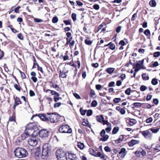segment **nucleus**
<instances>
[{"label": "nucleus", "mask_w": 160, "mask_h": 160, "mask_svg": "<svg viewBox=\"0 0 160 160\" xmlns=\"http://www.w3.org/2000/svg\"><path fill=\"white\" fill-rule=\"evenodd\" d=\"M139 143V141L135 140H132L130 142H128V145L130 147H132L136 144H138Z\"/></svg>", "instance_id": "14"}, {"label": "nucleus", "mask_w": 160, "mask_h": 160, "mask_svg": "<svg viewBox=\"0 0 160 160\" xmlns=\"http://www.w3.org/2000/svg\"><path fill=\"white\" fill-rule=\"evenodd\" d=\"M91 97H92L93 98L96 97L95 92L92 90H91Z\"/></svg>", "instance_id": "35"}, {"label": "nucleus", "mask_w": 160, "mask_h": 160, "mask_svg": "<svg viewBox=\"0 0 160 160\" xmlns=\"http://www.w3.org/2000/svg\"><path fill=\"white\" fill-rule=\"evenodd\" d=\"M72 39V37H71L69 39L68 38H66V40H67V42H66V43L65 44V46H67V45L68 44H69L70 43V42L71 41V40Z\"/></svg>", "instance_id": "42"}, {"label": "nucleus", "mask_w": 160, "mask_h": 160, "mask_svg": "<svg viewBox=\"0 0 160 160\" xmlns=\"http://www.w3.org/2000/svg\"><path fill=\"white\" fill-rule=\"evenodd\" d=\"M142 104L141 103L135 102L133 104V106L134 108H138L141 106Z\"/></svg>", "instance_id": "26"}, {"label": "nucleus", "mask_w": 160, "mask_h": 160, "mask_svg": "<svg viewBox=\"0 0 160 160\" xmlns=\"http://www.w3.org/2000/svg\"><path fill=\"white\" fill-rule=\"evenodd\" d=\"M52 87L56 89V90L58 91L60 89L59 87L56 84L53 83L52 85Z\"/></svg>", "instance_id": "37"}, {"label": "nucleus", "mask_w": 160, "mask_h": 160, "mask_svg": "<svg viewBox=\"0 0 160 160\" xmlns=\"http://www.w3.org/2000/svg\"><path fill=\"white\" fill-rule=\"evenodd\" d=\"M154 149L156 150L160 151V143L157 144Z\"/></svg>", "instance_id": "48"}, {"label": "nucleus", "mask_w": 160, "mask_h": 160, "mask_svg": "<svg viewBox=\"0 0 160 160\" xmlns=\"http://www.w3.org/2000/svg\"><path fill=\"white\" fill-rule=\"evenodd\" d=\"M58 21V18L56 17H55L53 18L52 19V22L53 23H56Z\"/></svg>", "instance_id": "40"}, {"label": "nucleus", "mask_w": 160, "mask_h": 160, "mask_svg": "<svg viewBox=\"0 0 160 160\" xmlns=\"http://www.w3.org/2000/svg\"><path fill=\"white\" fill-rule=\"evenodd\" d=\"M96 88L98 90H99L101 89L102 86L100 84H98L96 85Z\"/></svg>", "instance_id": "56"}, {"label": "nucleus", "mask_w": 160, "mask_h": 160, "mask_svg": "<svg viewBox=\"0 0 160 160\" xmlns=\"http://www.w3.org/2000/svg\"><path fill=\"white\" fill-rule=\"evenodd\" d=\"M37 64L38 68V70L40 71L42 73H43V71L42 68L40 67L38 63H37Z\"/></svg>", "instance_id": "54"}, {"label": "nucleus", "mask_w": 160, "mask_h": 160, "mask_svg": "<svg viewBox=\"0 0 160 160\" xmlns=\"http://www.w3.org/2000/svg\"><path fill=\"white\" fill-rule=\"evenodd\" d=\"M15 155L18 158L25 157L28 154L27 150L22 148H18L14 151Z\"/></svg>", "instance_id": "4"}, {"label": "nucleus", "mask_w": 160, "mask_h": 160, "mask_svg": "<svg viewBox=\"0 0 160 160\" xmlns=\"http://www.w3.org/2000/svg\"><path fill=\"white\" fill-rule=\"evenodd\" d=\"M38 116L42 120L46 121H50L51 123H55L58 121L60 116L54 113H49L47 114H39Z\"/></svg>", "instance_id": "1"}, {"label": "nucleus", "mask_w": 160, "mask_h": 160, "mask_svg": "<svg viewBox=\"0 0 160 160\" xmlns=\"http://www.w3.org/2000/svg\"><path fill=\"white\" fill-rule=\"evenodd\" d=\"M72 20L75 21L76 19V14L75 13H72Z\"/></svg>", "instance_id": "44"}, {"label": "nucleus", "mask_w": 160, "mask_h": 160, "mask_svg": "<svg viewBox=\"0 0 160 160\" xmlns=\"http://www.w3.org/2000/svg\"><path fill=\"white\" fill-rule=\"evenodd\" d=\"M67 75L63 71H62V72L61 71H60L59 77L60 78L61 77L63 78H66L67 77Z\"/></svg>", "instance_id": "22"}, {"label": "nucleus", "mask_w": 160, "mask_h": 160, "mask_svg": "<svg viewBox=\"0 0 160 160\" xmlns=\"http://www.w3.org/2000/svg\"><path fill=\"white\" fill-rule=\"evenodd\" d=\"M18 37L20 40H22L23 39V37L22 34L21 33H19L18 35Z\"/></svg>", "instance_id": "47"}, {"label": "nucleus", "mask_w": 160, "mask_h": 160, "mask_svg": "<svg viewBox=\"0 0 160 160\" xmlns=\"http://www.w3.org/2000/svg\"><path fill=\"white\" fill-rule=\"evenodd\" d=\"M73 95H74V96L76 98V99H80V96L78 94H77L76 93H73Z\"/></svg>", "instance_id": "57"}, {"label": "nucleus", "mask_w": 160, "mask_h": 160, "mask_svg": "<svg viewBox=\"0 0 160 160\" xmlns=\"http://www.w3.org/2000/svg\"><path fill=\"white\" fill-rule=\"evenodd\" d=\"M37 129V127L34 123H30L28 124L26 126V130L25 131V133L22 135V136L26 135L28 136H31L33 135V133L36 134H38V132L35 129Z\"/></svg>", "instance_id": "2"}, {"label": "nucleus", "mask_w": 160, "mask_h": 160, "mask_svg": "<svg viewBox=\"0 0 160 160\" xmlns=\"http://www.w3.org/2000/svg\"><path fill=\"white\" fill-rule=\"evenodd\" d=\"M80 111L82 115H84L86 114L87 110H83L82 108H81L80 109Z\"/></svg>", "instance_id": "34"}, {"label": "nucleus", "mask_w": 160, "mask_h": 160, "mask_svg": "<svg viewBox=\"0 0 160 160\" xmlns=\"http://www.w3.org/2000/svg\"><path fill=\"white\" fill-rule=\"evenodd\" d=\"M63 22L66 24V25H68L70 24V20H65L63 21Z\"/></svg>", "instance_id": "58"}, {"label": "nucleus", "mask_w": 160, "mask_h": 160, "mask_svg": "<svg viewBox=\"0 0 160 160\" xmlns=\"http://www.w3.org/2000/svg\"><path fill=\"white\" fill-rule=\"evenodd\" d=\"M68 158L71 160H78L75 154H74L71 151H69L67 152Z\"/></svg>", "instance_id": "11"}, {"label": "nucleus", "mask_w": 160, "mask_h": 160, "mask_svg": "<svg viewBox=\"0 0 160 160\" xmlns=\"http://www.w3.org/2000/svg\"><path fill=\"white\" fill-rule=\"evenodd\" d=\"M105 131L104 129H103L101 131L100 135H101V136L102 137L105 135Z\"/></svg>", "instance_id": "60"}, {"label": "nucleus", "mask_w": 160, "mask_h": 160, "mask_svg": "<svg viewBox=\"0 0 160 160\" xmlns=\"http://www.w3.org/2000/svg\"><path fill=\"white\" fill-rule=\"evenodd\" d=\"M85 42L86 44L89 45H90V40L89 39H86L85 41Z\"/></svg>", "instance_id": "64"}, {"label": "nucleus", "mask_w": 160, "mask_h": 160, "mask_svg": "<svg viewBox=\"0 0 160 160\" xmlns=\"http://www.w3.org/2000/svg\"><path fill=\"white\" fill-rule=\"evenodd\" d=\"M114 86H115V82H111L109 83V87H114Z\"/></svg>", "instance_id": "52"}, {"label": "nucleus", "mask_w": 160, "mask_h": 160, "mask_svg": "<svg viewBox=\"0 0 160 160\" xmlns=\"http://www.w3.org/2000/svg\"><path fill=\"white\" fill-rule=\"evenodd\" d=\"M160 56V52H155L153 53V56L154 57H159Z\"/></svg>", "instance_id": "38"}, {"label": "nucleus", "mask_w": 160, "mask_h": 160, "mask_svg": "<svg viewBox=\"0 0 160 160\" xmlns=\"http://www.w3.org/2000/svg\"><path fill=\"white\" fill-rule=\"evenodd\" d=\"M144 62V59H143L141 61H139L136 64V68H141L143 66V63Z\"/></svg>", "instance_id": "16"}, {"label": "nucleus", "mask_w": 160, "mask_h": 160, "mask_svg": "<svg viewBox=\"0 0 160 160\" xmlns=\"http://www.w3.org/2000/svg\"><path fill=\"white\" fill-rule=\"evenodd\" d=\"M51 148V146L48 143L45 144L43 145L41 156L42 158L46 159L50 155Z\"/></svg>", "instance_id": "3"}, {"label": "nucleus", "mask_w": 160, "mask_h": 160, "mask_svg": "<svg viewBox=\"0 0 160 160\" xmlns=\"http://www.w3.org/2000/svg\"><path fill=\"white\" fill-rule=\"evenodd\" d=\"M137 17V14L136 13H134L133 14L132 17L131 18V20L133 21Z\"/></svg>", "instance_id": "59"}, {"label": "nucleus", "mask_w": 160, "mask_h": 160, "mask_svg": "<svg viewBox=\"0 0 160 160\" xmlns=\"http://www.w3.org/2000/svg\"><path fill=\"white\" fill-rule=\"evenodd\" d=\"M15 117L14 116H12L10 117L9 118V121L10 122H15Z\"/></svg>", "instance_id": "43"}, {"label": "nucleus", "mask_w": 160, "mask_h": 160, "mask_svg": "<svg viewBox=\"0 0 160 160\" xmlns=\"http://www.w3.org/2000/svg\"><path fill=\"white\" fill-rule=\"evenodd\" d=\"M20 104H21V101H15V103L13 104V109H15L16 107Z\"/></svg>", "instance_id": "25"}, {"label": "nucleus", "mask_w": 160, "mask_h": 160, "mask_svg": "<svg viewBox=\"0 0 160 160\" xmlns=\"http://www.w3.org/2000/svg\"><path fill=\"white\" fill-rule=\"evenodd\" d=\"M115 70V69L113 68H107L105 71L109 74L112 73Z\"/></svg>", "instance_id": "20"}, {"label": "nucleus", "mask_w": 160, "mask_h": 160, "mask_svg": "<svg viewBox=\"0 0 160 160\" xmlns=\"http://www.w3.org/2000/svg\"><path fill=\"white\" fill-rule=\"evenodd\" d=\"M142 134L146 139L151 140L152 138V134L150 129L142 131L141 132Z\"/></svg>", "instance_id": "7"}, {"label": "nucleus", "mask_w": 160, "mask_h": 160, "mask_svg": "<svg viewBox=\"0 0 160 160\" xmlns=\"http://www.w3.org/2000/svg\"><path fill=\"white\" fill-rule=\"evenodd\" d=\"M61 103L60 102H57L54 104V107L55 108H57L59 107Z\"/></svg>", "instance_id": "45"}, {"label": "nucleus", "mask_w": 160, "mask_h": 160, "mask_svg": "<svg viewBox=\"0 0 160 160\" xmlns=\"http://www.w3.org/2000/svg\"><path fill=\"white\" fill-rule=\"evenodd\" d=\"M59 131L60 132L62 133H70L72 132L71 128H70L68 125L66 124L61 126L59 129Z\"/></svg>", "instance_id": "6"}, {"label": "nucleus", "mask_w": 160, "mask_h": 160, "mask_svg": "<svg viewBox=\"0 0 160 160\" xmlns=\"http://www.w3.org/2000/svg\"><path fill=\"white\" fill-rule=\"evenodd\" d=\"M160 129V128H152L150 129V131H152V133H156L158 132L159 129Z\"/></svg>", "instance_id": "21"}, {"label": "nucleus", "mask_w": 160, "mask_h": 160, "mask_svg": "<svg viewBox=\"0 0 160 160\" xmlns=\"http://www.w3.org/2000/svg\"><path fill=\"white\" fill-rule=\"evenodd\" d=\"M91 65L92 67L95 68H97L98 66V64L97 63H92Z\"/></svg>", "instance_id": "62"}, {"label": "nucleus", "mask_w": 160, "mask_h": 160, "mask_svg": "<svg viewBox=\"0 0 160 160\" xmlns=\"http://www.w3.org/2000/svg\"><path fill=\"white\" fill-rule=\"evenodd\" d=\"M35 155L36 158H38L41 155V149L40 148H38L36 151Z\"/></svg>", "instance_id": "18"}, {"label": "nucleus", "mask_w": 160, "mask_h": 160, "mask_svg": "<svg viewBox=\"0 0 160 160\" xmlns=\"http://www.w3.org/2000/svg\"><path fill=\"white\" fill-rule=\"evenodd\" d=\"M56 155L58 160H68L66 153L62 149H58Z\"/></svg>", "instance_id": "5"}, {"label": "nucleus", "mask_w": 160, "mask_h": 160, "mask_svg": "<svg viewBox=\"0 0 160 160\" xmlns=\"http://www.w3.org/2000/svg\"><path fill=\"white\" fill-rule=\"evenodd\" d=\"M104 150L106 152H110L111 151V149L108 146H106L104 148Z\"/></svg>", "instance_id": "49"}, {"label": "nucleus", "mask_w": 160, "mask_h": 160, "mask_svg": "<svg viewBox=\"0 0 160 160\" xmlns=\"http://www.w3.org/2000/svg\"><path fill=\"white\" fill-rule=\"evenodd\" d=\"M147 89V87L144 85H142L140 87V90L141 91H144Z\"/></svg>", "instance_id": "39"}, {"label": "nucleus", "mask_w": 160, "mask_h": 160, "mask_svg": "<svg viewBox=\"0 0 160 160\" xmlns=\"http://www.w3.org/2000/svg\"><path fill=\"white\" fill-rule=\"evenodd\" d=\"M14 87L15 89L17 91H20L21 89V87L19 85H18L16 84H15L14 85Z\"/></svg>", "instance_id": "30"}, {"label": "nucleus", "mask_w": 160, "mask_h": 160, "mask_svg": "<svg viewBox=\"0 0 160 160\" xmlns=\"http://www.w3.org/2000/svg\"><path fill=\"white\" fill-rule=\"evenodd\" d=\"M97 120L99 122H102L104 125V122L108 121H105L104 120V118L102 115L97 116L96 117Z\"/></svg>", "instance_id": "15"}, {"label": "nucleus", "mask_w": 160, "mask_h": 160, "mask_svg": "<svg viewBox=\"0 0 160 160\" xmlns=\"http://www.w3.org/2000/svg\"><path fill=\"white\" fill-rule=\"evenodd\" d=\"M97 103L96 102V101H93L92 102L91 105L92 107H95L97 105Z\"/></svg>", "instance_id": "50"}, {"label": "nucleus", "mask_w": 160, "mask_h": 160, "mask_svg": "<svg viewBox=\"0 0 160 160\" xmlns=\"http://www.w3.org/2000/svg\"><path fill=\"white\" fill-rule=\"evenodd\" d=\"M109 138V136L107 135H105L102 136L100 139V140L105 142Z\"/></svg>", "instance_id": "19"}, {"label": "nucleus", "mask_w": 160, "mask_h": 160, "mask_svg": "<svg viewBox=\"0 0 160 160\" xmlns=\"http://www.w3.org/2000/svg\"><path fill=\"white\" fill-rule=\"evenodd\" d=\"M91 154L93 156L96 157H100L101 159L104 160H107V157L104 154H102L100 152L97 151Z\"/></svg>", "instance_id": "9"}, {"label": "nucleus", "mask_w": 160, "mask_h": 160, "mask_svg": "<svg viewBox=\"0 0 160 160\" xmlns=\"http://www.w3.org/2000/svg\"><path fill=\"white\" fill-rule=\"evenodd\" d=\"M151 83L153 85H156L158 83L157 79L156 78H153L152 80Z\"/></svg>", "instance_id": "33"}, {"label": "nucleus", "mask_w": 160, "mask_h": 160, "mask_svg": "<svg viewBox=\"0 0 160 160\" xmlns=\"http://www.w3.org/2000/svg\"><path fill=\"white\" fill-rule=\"evenodd\" d=\"M29 94L31 96H33L35 95L34 92L31 90L30 91Z\"/></svg>", "instance_id": "63"}, {"label": "nucleus", "mask_w": 160, "mask_h": 160, "mask_svg": "<svg viewBox=\"0 0 160 160\" xmlns=\"http://www.w3.org/2000/svg\"><path fill=\"white\" fill-rule=\"evenodd\" d=\"M119 129L118 127H115L113 129L112 131V133L113 134H116L118 132Z\"/></svg>", "instance_id": "27"}, {"label": "nucleus", "mask_w": 160, "mask_h": 160, "mask_svg": "<svg viewBox=\"0 0 160 160\" xmlns=\"http://www.w3.org/2000/svg\"><path fill=\"white\" fill-rule=\"evenodd\" d=\"M121 27L119 26L116 29V32L117 33H119L121 31Z\"/></svg>", "instance_id": "61"}, {"label": "nucleus", "mask_w": 160, "mask_h": 160, "mask_svg": "<svg viewBox=\"0 0 160 160\" xmlns=\"http://www.w3.org/2000/svg\"><path fill=\"white\" fill-rule=\"evenodd\" d=\"M93 8L95 10H98L99 8V6L98 4H95L93 6Z\"/></svg>", "instance_id": "46"}, {"label": "nucleus", "mask_w": 160, "mask_h": 160, "mask_svg": "<svg viewBox=\"0 0 160 160\" xmlns=\"http://www.w3.org/2000/svg\"><path fill=\"white\" fill-rule=\"evenodd\" d=\"M34 21L37 22H40L42 21V20L38 18H34Z\"/></svg>", "instance_id": "55"}, {"label": "nucleus", "mask_w": 160, "mask_h": 160, "mask_svg": "<svg viewBox=\"0 0 160 160\" xmlns=\"http://www.w3.org/2000/svg\"><path fill=\"white\" fill-rule=\"evenodd\" d=\"M106 124L107 126V127L106 128V130L107 133L110 132L111 130V124L108 121L104 122V125Z\"/></svg>", "instance_id": "13"}, {"label": "nucleus", "mask_w": 160, "mask_h": 160, "mask_svg": "<svg viewBox=\"0 0 160 160\" xmlns=\"http://www.w3.org/2000/svg\"><path fill=\"white\" fill-rule=\"evenodd\" d=\"M123 139V136L121 135L119 136V138L116 140V142L119 143L121 142Z\"/></svg>", "instance_id": "31"}, {"label": "nucleus", "mask_w": 160, "mask_h": 160, "mask_svg": "<svg viewBox=\"0 0 160 160\" xmlns=\"http://www.w3.org/2000/svg\"><path fill=\"white\" fill-rule=\"evenodd\" d=\"M130 88H128L125 90V93H126V94L128 95H129L130 94Z\"/></svg>", "instance_id": "53"}, {"label": "nucleus", "mask_w": 160, "mask_h": 160, "mask_svg": "<svg viewBox=\"0 0 160 160\" xmlns=\"http://www.w3.org/2000/svg\"><path fill=\"white\" fill-rule=\"evenodd\" d=\"M48 133L49 132L45 129H42L39 132L40 136L42 138L47 137L48 136Z\"/></svg>", "instance_id": "10"}, {"label": "nucleus", "mask_w": 160, "mask_h": 160, "mask_svg": "<svg viewBox=\"0 0 160 160\" xmlns=\"http://www.w3.org/2000/svg\"><path fill=\"white\" fill-rule=\"evenodd\" d=\"M126 153V149L124 148H122L119 152V154L120 155V157L122 158H123L125 157Z\"/></svg>", "instance_id": "12"}, {"label": "nucleus", "mask_w": 160, "mask_h": 160, "mask_svg": "<svg viewBox=\"0 0 160 160\" xmlns=\"http://www.w3.org/2000/svg\"><path fill=\"white\" fill-rule=\"evenodd\" d=\"M149 4L152 7H155L156 3L154 0H151L149 2Z\"/></svg>", "instance_id": "29"}, {"label": "nucleus", "mask_w": 160, "mask_h": 160, "mask_svg": "<svg viewBox=\"0 0 160 160\" xmlns=\"http://www.w3.org/2000/svg\"><path fill=\"white\" fill-rule=\"evenodd\" d=\"M48 91H50V93L52 95H54L55 93H57V92L53 90H51L49 89L47 90L46 91V92H48Z\"/></svg>", "instance_id": "41"}, {"label": "nucleus", "mask_w": 160, "mask_h": 160, "mask_svg": "<svg viewBox=\"0 0 160 160\" xmlns=\"http://www.w3.org/2000/svg\"><path fill=\"white\" fill-rule=\"evenodd\" d=\"M142 77L144 80H148L149 79V77L145 73L142 74Z\"/></svg>", "instance_id": "32"}, {"label": "nucleus", "mask_w": 160, "mask_h": 160, "mask_svg": "<svg viewBox=\"0 0 160 160\" xmlns=\"http://www.w3.org/2000/svg\"><path fill=\"white\" fill-rule=\"evenodd\" d=\"M137 122V121L134 119H130L129 124L131 126H132Z\"/></svg>", "instance_id": "24"}, {"label": "nucleus", "mask_w": 160, "mask_h": 160, "mask_svg": "<svg viewBox=\"0 0 160 160\" xmlns=\"http://www.w3.org/2000/svg\"><path fill=\"white\" fill-rule=\"evenodd\" d=\"M152 118H149L146 120V122L147 123H149L152 122Z\"/></svg>", "instance_id": "51"}, {"label": "nucleus", "mask_w": 160, "mask_h": 160, "mask_svg": "<svg viewBox=\"0 0 160 160\" xmlns=\"http://www.w3.org/2000/svg\"><path fill=\"white\" fill-rule=\"evenodd\" d=\"M107 46H109V48L112 50H114L115 48V45L112 42H110L108 44L105 45L104 47H105Z\"/></svg>", "instance_id": "17"}, {"label": "nucleus", "mask_w": 160, "mask_h": 160, "mask_svg": "<svg viewBox=\"0 0 160 160\" xmlns=\"http://www.w3.org/2000/svg\"><path fill=\"white\" fill-rule=\"evenodd\" d=\"M77 146L78 148L81 150L83 149L84 147V144L81 142H78V143Z\"/></svg>", "instance_id": "23"}, {"label": "nucleus", "mask_w": 160, "mask_h": 160, "mask_svg": "<svg viewBox=\"0 0 160 160\" xmlns=\"http://www.w3.org/2000/svg\"><path fill=\"white\" fill-rule=\"evenodd\" d=\"M38 140L35 137H31L28 140V143L29 144L32 146L34 147L38 144Z\"/></svg>", "instance_id": "8"}, {"label": "nucleus", "mask_w": 160, "mask_h": 160, "mask_svg": "<svg viewBox=\"0 0 160 160\" xmlns=\"http://www.w3.org/2000/svg\"><path fill=\"white\" fill-rule=\"evenodd\" d=\"M144 33L146 36H150V31L148 29L144 31Z\"/></svg>", "instance_id": "36"}, {"label": "nucleus", "mask_w": 160, "mask_h": 160, "mask_svg": "<svg viewBox=\"0 0 160 160\" xmlns=\"http://www.w3.org/2000/svg\"><path fill=\"white\" fill-rule=\"evenodd\" d=\"M82 124L83 125L86 126H89L90 125L89 122L87 120H84V121L82 122Z\"/></svg>", "instance_id": "28"}]
</instances>
